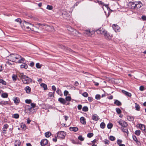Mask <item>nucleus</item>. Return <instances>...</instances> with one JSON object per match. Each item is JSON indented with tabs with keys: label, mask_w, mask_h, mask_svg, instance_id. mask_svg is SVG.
I'll return each mask as SVG.
<instances>
[{
	"label": "nucleus",
	"mask_w": 146,
	"mask_h": 146,
	"mask_svg": "<svg viewBox=\"0 0 146 146\" xmlns=\"http://www.w3.org/2000/svg\"><path fill=\"white\" fill-rule=\"evenodd\" d=\"M95 31L98 34L103 35L104 37L107 40L111 39L112 37L111 35H110L106 31L102 28H100Z\"/></svg>",
	"instance_id": "1"
},
{
	"label": "nucleus",
	"mask_w": 146,
	"mask_h": 146,
	"mask_svg": "<svg viewBox=\"0 0 146 146\" xmlns=\"http://www.w3.org/2000/svg\"><path fill=\"white\" fill-rule=\"evenodd\" d=\"M129 4L131 5V8L132 9L137 10L139 9L143 6L141 2L140 1L137 2H133L129 3Z\"/></svg>",
	"instance_id": "2"
},
{
	"label": "nucleus",
	"mask_w": 146,
	"mask_h": 146,
	"mask_svg": "<svg viewBox=\"0 0 146 146\" xmlns=\"http://www.w3.org/2000/svg\"><path fill=\"white\" fill-rule=\"evenodd\" d=\"M33 27L34 26L33 25L31 24L30 23L27 22L25 21H23V26H22V27L24 29H30L29 30V31L31 30L33 31L34 29L32 28V27Z\"/></svg>",
	"instance_id": "3"
},
{
	"label": "nucleus",
	"mask_w": 146,
	"mask_h": 146,
	"mask_svg": "<svg viewBox=\"0 0 146 146\" xmlns=\"http://www.w3.org/2000/svg\"><path fill=\"white\" fill-rule=\"evenodd\" d=\"M9 57L10 58V61L17 62V60L21 58V56L18 54H10Z\"/></svg>",
	"instance_id": "4"
},
{
	"label": "nucleus",
	"mask_w": 146,
	"mask_h": 146,
	"mask_svg": "<svg viewBox=\"0 0 146 146\" xmlns=\"http://www.w3.org/2000/svg\"><path fill=\"white\" fill-rule=\"evenodd\" d=\"M21 78L22 82L25 84H29L32 81V80L31 78L23 74L21 75Z\"/></svg>",
	"instance_id": "5"
},
{
	"label": "nucleus",
	"mask_w": 146,
	"mask_h": 146,
	"mask_svg": "<svg viewBox=\"0 0 146 146\" xmlns=\"http://www.w3.org/2000/svg\"><path fill=\"white\" fill-rule=\"evenodd\" d=\"M66 135L64 131H59L57 134V136L58 138L63 139L64 138Z\"/></svg>",
	"instance_id": "6"
},
{
	"label": "nucleus",
	"mask_w": 146,
	"mask_h": 146,
	"mask_svg": "<svg viewBox=\"0 0 146 146\" xmlns=\"http://www.w3.org/2000/svg\"><path fill=\"white\" fill-rule=\"evenodd\" d=\"M68 30L70 32V33L74 36L76 35V33H78V32L75 29L73 28L70 26H68L67 27Z\"/></svg>",
	"instance_id": "7"
},
{
	"label": "nucleus",
	"mask_w": 146,
	"mask_h": 146,
	"mask_svg": "<svg viewBox=\"0 0 146 146\" xmlns=\"http://www.w3.org/2000/svg\"><path fill=\"white\" fill-rule=\"evenodd\" d=\"M62 17L65 19H68L70 18L69 13L67 11H64L62 14Z\"/></svg>",
	"instance_id": "8"
},
{
	"label": "nucleus",
	"mask_w": 146,
	"mask_h": 146,
	"mask_svg": "<svg viewBox=\"0 0 146 146\" xmlns=\"http://www.w3.org/2000/svg\"><path fill=\"white\" fill-rule=\"evenodd\" d=\"M94 33V31H91L90 30H87L84 32V34L88 36H91Z\"/></svg>",
	"instance_id": "9"
},
{
	"label": "nucleus",
	"mask_w": 146,
	"mask_h": 146,
	"mask_svg": "<svg viewBox=\"0 0 146 146\" xmlns=\"http://www.w3.org/2000/svg\"><path fill=\"white\" fill-rule=\"evenodd\" d=\"M9 125L7 124H5L4 125L2 128V132L3 133H7V129Z\"/></svg>",
	"instance_id": "10"
},
{
	"label": "nucleus",
	"mask_w": 146,
	"mask_h": 146,
	"mask_svg": "<svg viewBox=\"0 0 146 146\" xmlns=\"http://www.w3.org/2000/svg\"><path fill=\"white\" fill-rule=\"evenodd\" d=\"M41 146H44L48 143V140L46 139L42 140L40 142Z\"/></svg>",
	"instance_id": "11"
},
{
	"label": "nucleus",
	"mask_w": 146,
	"mask_h": 146,
	"mask_svg": "<svg viewBox=\"0 0 146 146\" xmlns=\"http://www.w3.org/2000/svg\"><path fill=\"white\" fill-rule=\"evenodd\" d=\"M112 27L113 29L116 32L119 31L120 29V27L118 25L114 24L113 25Z\"/></svg>",
	"instance_id": "12"
},
{
	"label": "nucleus",
	"mask_w": 146,
	"mask_h": 146,
	"mask_svg": "<svg viewBox=\"0 0 146 146\" xmlns=\"http://www.w3.org/2000/svg\"><path fill=\"white\" fill-rule=\"evenodd\" d=\"M58 101L63 105L65 104L66 102L65 100L62 98H59L58 99Z\"/></svg>",
	"instance_id": "13"
},
{
	"label": "nucleus",
	"mask_w": 146,
	"mask_h": 146,
	"mask_svg": "<svg viewBox=\"0 0 146 146\" xmlns=\"http://www.w3.org/2000/svg\"><path fill=\"white\" fill-rule=\"evenodd\" d=\"M13 100L14 101V103L17 104L19 103L20 101L19 98L16 97L13 98Z\"/></svg>",
	"instance_id": "14"
},
{
	"label": "nucleus",
	"mask_w": 146,
	"mask_h": 146,
	"mask_svg": "<svg viewBox=\"0 0 146 146\" xmlns=\"http://www.w3.org/2000/svg\"><path fill=\"white\" fill-rule=\"evenodd\" d=\"M92 119L95 121H97L100 119L99 117L96 114H94L92 116Z\"/></svg>",
	"instance_id": "15"
},
{
	"label": "nucleus",
	"mask_w": 146,
	"mask_h": 146,
	"mask_svg": "<svg viewBox=\"0 0 146 146\" xmlns=\"http://www.w3.org/2000/svg\"><path fill=\"white\" fill-rule=\"evenodd\" d=\"M122 92L125 94L126 96H127L129 97H131V94L130 93L128 92L125 90H122Z\"/></svg>",
	"instance_id": "16"
},
{
	"label": "nucleus",
	"mask_w": 146,
	"mask_h": 146,
	"mask_svg": "<svg viewBox=\"0 0 146 146\" xmlns=\"http://www.w3.org/2000/svg\"><path fill=\"white\" fill-rule=\"evenodd\" d=\"M69 129L71 131H74L76 132L78 130V129L76 127H70L69 128Z\"/></svg>",
	"instance_id": "17"
},
{
	"label": "nucleus",
	"mask_w": 146,
	"mask_h": 146,
	"mask_svg": "<svg viewBox=\"0 0 146 146\" xmlns=\"http://www.w3.org/2000/svg\"><path fill=\"white\" fill-rule=\"evenodd\" d=\"M80 121L83 124L85 125L86 124V119L83 117H82L80 118Z\"/></svg>",
	"instance_id": "18"
},
{
	"label": "nucleus",
	"mask_w": 146,
	"mask_h": 146,
	"mask_svg": "<svg viewBox=\"0 0 146 146\" xmlns=\"http://www.w3.org/2000/svg\"><path fill=\"white\" fill-rule=\"evenodd\" d=\"M99 2L98 4L102 6H104L107 8L108 9H109L108 7V5L105 4L102 1H99Z\"/></svg>",
	"instance_id": "19"
},
{
	"label": "nucleus",
	"mask_w": 146,
	"mask_h": 146,
	"mask_svg": "<svg viewBox=\"0 0 146 146\" xmlns=\"http://www.w3.org/2000/svg\"><path fill=\"white\" fill-rule=\"evenodd\" d=\"M139 128L142 131H145V125L141 124H139Z\"/></svg>",
	"instance_id": "20"
},
{
	"label": "nucleus",
	"mask_w": 146,
	"mask_h": 146,
	"mask_svg": "<svg viewBox=\"0 0 146 146\" xmlns=\"http://www.w3.org/2000/svg\"><path fill=\"white\" fill-rule=\"evenodd\" d=\"M26 92L27 94H29L31 91V88L29 86H26L25 88Z\"/></svg>",
	"instance_id": "21"
},
{
	"label": "nucleus",
	"mask_w": 146,
	"mask_h": 146,
	"mask_svg": "<svg viewBox=\"0 0 146 146\" xmlns=\"http://www.w3.org/2000/svg\"><path fill=\"white\" fill-rule=\"evenodd\" d=\"M127 118L128 120L132 121L134 120L135 118L133 116L129 115L127 116Z\"/></svg>",
	"instance_id": "22"
},
{
	"label": "nucleus",
	"mask_w": 146,
	"mask_h": 146,
	"mask_svg": "<svg viewBox=\"0 0 146 146\" xmlns=\"http://www.w3.org/2000/svg\"><path fill=\"white\" fill-rule=\"evenodd\" d=\"M114 103L118 106H121V103L117 100H115Z\"/></svg>",
	"instance_id": "23"
},
{
	"label": "nucleus",
	"mask_w": 146,
	"mask_h": 146,
	"mask_svg": "<svg viewBox=\"0 0 146 146\" xmlns=\"http://www.w3.org/2000/svg\"><path fill=\"white\" fill-rule=\"evenodd\" d=\"M21 144V142L19 140H16L15 143V146H19Z\"/></svg>",
	"instance_id": "24"
},
{
	"label": "nucleus",
	"mask_w": 146,
	"mask_h": 146,
	"mask_svg": "<svg viewBox=\"0 0 146 146\" xmlns=\"http://www.w3.org/2000/svg\"><path fill=\"white\" fill-rule=\"evenodd\" d=\"M40 86L44 88V90H46L47 89V85L44 83L41 84Z\"/></svg>",
	"instance_id": "25"
},
{
	"label": "nucleus",
	"mask_w": 146,
	"mask_h": 146,
	"mask_svg": "<svg viewBox=\"0 0 146 146\" xmlns=\"http://www.w3.org/2000/svg\"><path fill=\"white\" fill-rule=\"evenodd\" d=\"M20 67L21 68H24L26 69L27 68L28 66L25 63H23L20 66Z\"/></svg>",
	"instance_id": "26"
},
{
	"label": "nucleus",
	"mask_w": 146,
	"mask_h": 146,
	"mask_svg": "<svg viewBox=\"0 0 146 146\" xmlns=\"http://www.w3.org/2000/svg\"><path fill=\"white\" fill-rule=\"evenodd\" d=\"M135 110L137 111H139L140 109V107L139 104L137 103H135Z\"/></svg>",
	"instance_id": "27"
},
{
	"label": "nucleus",
	"mask_w": 146,
	"mask_h": 146,
	"mask_svg": "<svg viewBox=\"0 0 146 146\" xmlns=\"http://www.w3.org/2000/svg\"><path fill=\"white\" fill-rule=\"evenodd\" d=\"M121 129L123 132L126 133H127V135H128V131L127 128H124L123 127L121 128Z\"/></svg>",
	"instance_id": "28"
},
{
	"label": "nucleus",
	"mask_w": 146,
	"mask_h": 146,
	"mask_svg": "<svg viewBox=\"0 0 146 146\" xmlns=\"http://www.w3.org/2000/svg\"><path fill=\"white\" fill-rule=\"evenodd\" d=\"M17 76L15 74H13L12 76V78L13 81L15 82L17 79Z\"/></svg>",
	"instance_id": "29"
},
{
	"label": "nucleus",
	"mask_w": 146,
	"mask_h": 146,
	"mask_svg": "<svg viewBox=\"0 0 146 146\" xmlns=\"http://www.w3.org/2000/svg\"><path fill=\"white\" fill-rule=\"evenodd\" d=\"M19 60H18L17 62L18 63H22L25 60V58H23L21 56V58L19 59Z\"/></svg>",
	"instance_id": "30"
},
{
	"label": "nucleus",
	"mask_w": 146,
	"mask_h": 146,
	"mask_svg": "<svg viewBox=\"0 0 146 146\" xmlns=\"http://www.w3.org/2000/svg\"><path fill=\"white\" fill-rule=\"evenodd\" d=\"M133 140L136 142V143L138 144V143H139V141L138 140L137 138L135 135L133 136Z\"/></svg>",
	"instance_id": "31"
},
{
	"label": "nucleus",
	"mask_w": 146,
	"mask_h": 146,
	"mask_svg": "<svg viewBox=\"0 0 146 146\" xmlns=\"http://www.w3.org/2000/svg\"><path fill=\"white\" fill-rule=\"evenodd\" d=\"M8 101H2L0 102V104L1 105H6L8 104Z\"/></svg>",
	"instance_id": "32"
},
{
	"label": "nucleus",
	"mask_w": 146,
	"mask_h": 146,
	"mask_svg": "<svg viewBox=\"0 0 146 146\" xmlns=\"http://www.w3.org/2000/svg\"><path fill=\"white\" fill-rule=\"evenodd\" d=\"M51 135V133L50 132H46L45 133V135L46 137H49Z\"/></svg>",
	"instance_id": "33"
},
{
	"label": "nucleus",
	"mask_w": 146,
	"mask_h": 146,
	"mask_svg": "<svg viewBox=\"0 0 146 146\" xmlns=\"http://www.w3.org/2000/svg\"><path fill=\"white\" fill-rule=\"evenodd\" d=\"M88 108L87 106H85L83 107L82 110L86 112L88 111Z\"/></svg>",
	"instance_id": "34"
},
{
	"label": "nucleus",
	"mask_w": 146,
	"mask_h": 146,
	"mask_svg": "<svg viewBox=\"0 0 146 146\" xmlns=\"http://www.w3.org/2000/svg\"><path fill=\"white\" fill-rule=\"evenodd\" d=\"M1 96L3 98H7L8 97V95L6 93H4L1 94Z\"/></svg>",
	"instance_id": "35"
},
{
	"label": "nucleus",
	"mask_w": 146,
	"mask_h": 146,
	"mask_svg": "<svg viewBox=\"0 0 146 146\" xmlns=\"http://www.w3.org/2000/svg\"><path fill=\"white\" fill-rule=\"evenodd\" d=\"M26 108H27V110L28 111H29L30 112H31V110L33 109L31 107H30L29 105H27L26 106Z\"/></svg>",
	"instance_id": "36"
},
{
	"label": "nucleus",
	"mask_w": 146,
	"mask_h": 146,
	"mask_svg": "<svg viewBox=\"0 0 146 146\" xmlns=\"http://www.w3.org/2000/svg\"><path fill=\"white\" fill-rule=\"evenodd\" d=\"M105 124L104 122H102L100 124V127L101 128L104 129L105 127Z\"/></svg>",
	"instance_id": "37"
},
{
	"label": "nucleus",
	"mask_w": 146,
	"mask_h": 146,
	"mask_svg": "<svg viewBox=\"0 0 146 146\" xmlns=\"http://www.w3.org/2000/svg\"><path fill=\"white\" fill-rule=\"evenodd\" d=\"M115 110L118 114H120L121 112V110L119 108H116Z\"/></svg>",
	"instance_id": "38"
},
{
	"label": "nucleus",
	"mask_w": 146,
	"mask_h": 146,
	"mask_svg": "<svg viewBox=\"0 0 146 146\" xmlns=\"http://www.w3.org/2000/svg\"><path fill=\"white\" fill-rule=\"evenodd\" d=\"M0 83H1L4 85L6 84V82L5 81H4L3 80L0 79Z\"/></svg>",
	"instance_id": "39"
},
{
	"label": "nucleus",
	"mask_w": 146,
	"mask_h": 146,
	"mask_svg": "<svg viewBox=\"0 0 146 146\" xmlns=\"http://www.w3.org/2000/svg\"><path fill=\"white\" fill-rule=\"evenodd\" d=\"M141 131L139 130H137L135 131V133L136 135L139 136L140 135Z\"/></svg>",
	"instance_id": "40"
},
{
	"label": "nucleus",
	"mask_w": 146,
	"mask_h": 146,
	"mask_svg": "<svg viewBox=\"0 0 146 146\" xmlns=\"http://www.w3.org/2000/svg\"><path fill=\"white\" fill-rule=\"evenodd\" d=\"M42 65H40L39 63H37L36 64V66L37 68H41Z\"/></svg>",
	"instance_id": "41"
},
{
	"label": "nucleus",
	"mask_w": 146,
	"mask_h": 146,
	"mask_svg": "<svg viewBox=\"0 0 146 146\" xmlns=\"http://www.w3.org/2000/svg\"><path fill=\"white\" fill-rule=\"evenodd\" d=\"M107 127L109 129H111L113 127V125L111 123H109L107 125Z\"/></svg>",
	"instance_id": "42"
},
{
	"label": "nucleus",
	"mask_w": 146,
	"mask_h": 146,
	"mask_svg": "<svg viewBox=\"0 0 146 146\" xmlns=\"http://www.w3.org/2000/svg\"><path fill=\"white\" fill-rule=\"evenodd\" d=\"M65 99L66 101H70L71 100V98L70 96H66L65 98Z\"/></svg>",
	"instance_id": "43"
},
{
	"label": "nucleus",
	"mask_w": 146,
	"mask_h": 146,
	"mask_svg": "<svg viewBox=\"0 0 146 146\" xmlns=\"http://www.w3.org/2000/svg\"><path fill=\"white\" fill-rule=\"evenodd\" d=\"M94 135V134L93 133H89L87 134V137L89 138H91Z\"/></svg>",
	"instance_id": "44"
},
{
	"label": "nucleus",
	"mask_w": 146,
	"mask_h": 146,
	"mask_svg": "<svg viewBox=\"0 0 146 146\" xmlns=\"http://www.w3.org/2000/svg\"><path fill=\"white\" fill-rule=\"evenodd\" d=\"M109 139L111 141H113L115 140V138L113 136H110L109 137Z\"/></svg>",
	"instance_id": "45"
},
{
	"label": "nucleus",
	"mask_w": 146,
	"mask_h": 146,
	"mask_svg": "<svg viewBox=\"0 0 146 146\" xmlns=\"http://www.w3.org/2000/svg\"><path fill=\"white\" fill-rule=\"evenodd\" d=\"M53 8V7L51 5H47L46 9H48L49 10H52Z\"/></svg>",
	"instance_id": "46"
},
{
	"label": "nucleus",
	"mask_w": 146,
	"mask_h": 146,
	"mask_svg": "<svg viewBox=\"0 0 146 146\" xmlns=\"http://www.w3.org/2000/svg\"><path fill=\"white\" fill-rule=\"evenodd\" d=\"M127 123L124 121L123 123V124L121 126L123 127H125L127 126Z\"/></svg>",
	"instance_id": "47"
},
{
	"label": "nucleus",
	"mask_w": 146,
	"mask_h": 146,
	"mask_svg": "<svg viewBox=\"0 0 146 146\" xmlns=\"http://www.w3.org/2000/svg\"><path fill=\"white\" fill-rule=\"evenodd\" d=\"M78 139L81 141H83L84 140V138L83 137L82 135H80L78 137Z\"/></svg>",
	"instance_id": "48"
},
{
	"label": "nucleus",
	"mask_w": 146,
	"mask_h": 146,
	"mask_svg": "<svg viewBox=\"0 0 146 146\" xmlns=\"http://www.w3.org/2000/svg\"><path fill=\"white\" fill-rule=\"evenodd\" d=\"M95 98L96 100H100L101 98V96L100 95L97 94L96 95Z\"/></svg>",
	"instance_id": "49"
},
{
	"label": "nucleus",
	"mask_w": 146,
	"mask_h": 146,
	"mask_svg": "<svg viewBox=\"0 0 146 146\" xmlns=\"http://www.w3.org/2000/svg\"><path fill=\"white\" fill-rule=\"evenodd\" d=\"M32 100L30 99H27L25 100V102L27 104H29L31 103Z\"/></svg>",
	"instance_id": "50"
},
{
	"label": "nucleus",
	"mask_w": 146,
	"mask_h": 146,
	"mask_svg": "<svg viewBox=\"0 0 146 146\" xmlns=\"http://www.w3.org/2000/svg\"><path fill=\"white\" fill-rule=\"evenodd\" d=\"M82 95L83 96H84L85 97H86L88 96V94L86 92H84L82 94Z\"/></svg>",
	"instance_id": "51"
},
{
	"label": "nucleus",
	"mask_w": 146,
	"mask_h": 146,
	"mask_svg": "<svg viewBox=\"0 0 146 146\" xmlns=\"http://www.w3.org/2000/svg\"><path fill=\"white\" fill-rule=\"evenodd\" d=\"M13 117L14 118L17 119L19 117V115L18 114L16 113L14 114L13 115Z\"/></svg>",
	"instance_id": "52"
},
{
	"label": "nucleus",
	"mask_w": 146,
	"mask_h": 146,
	"mask_svg": "<svg viewBox=\"0 0 146 146\" xmlns=\"http://www.w3.org/2000/svg\"><path fill=\"white\" fill-rule=\"evenodd\" d=\"M36 105V104L34 103H31V108H33L35 107Z\"/></svg>",
	"instance_id": "53"
},
{
	"label": "nucleus",
	"mask_w": 146,
	"mask_h": 146,
	"mask_svg": "<svg viewBox=\"0 0 146 146\" xmlns=\"http://www.w3.org/2000/svg\"><path fill=\"white\" fill-rule=\"evenodd\" d=\"M122 141L121 140L118 139L117 141V143L119 145L121 144Z\"/></svg>",
	"instance_id": "54"
},
{
	"label": "nucleus",
	"mask_w": 146,
	"mask_h": 146,
	"mask_svg": "<svg viewBox=\"0 0 146 146\" xmlns=\"http://www.w3.org/2000/svg\"><path fill=\"white\" fill-rule=\"evenodd\" d=\"M15 21L17 22H18L19 23H21V20L20 18H18L15 20Z\"/></svg>",
	"instance_id": "55"
},
{
	"label": "nucleus",
	"mask_w": 146,
	"mask_h": 146,
	"mask_svg": "<svg viewBox=\"0 0 146 146\" xmlns=\"http://www.w3.org/2000/svg\"><path fill=\"white\" fill-rule=\"evenodd\" d=\"M68 94V91L65 90L64 91V95L65 96H66Z\"/></svg>",
	"instance_id": "56"
},
{
	"label": "nucleus",
	"mask_w": 146,
	"mask_h": 146,
	"mask_svg": "<svg viewBox=\"0 0 146 146\" xmlns=\"http://www.w3.org/2000/svg\"><path fill=\"white\" fill-rule=\"evenodd\" d=\"M21 127L24 130H25L26 129V126L25 125H21Z\"/></svg>",
	"instance_id": "57"
},
{
	"label": "nucleus",
	"mask_w": 146,
	"mask_h": 146,
	"mask_svg": "<svg viewBox=\"0 0 146 146\" xmlns=\"http://www.w3.org/2000/svg\"><path fill=\"white\" fill-rule=\"evenodd\" d=\"M124 121H117V122L119 123V124L120 125H121L122 126L123 123V122Z\"/></svg>",
	"instance_id": "58"
},
{
	"label": "nucleus",
	"mask_w": 146,
	"mask_h": 146,
	"mask_svg": "<svg viewBox=\"0 0 146 146\" xmlns=\"http://www.w3.org/2000/svg\"><path fill=\"white\" fill-rule=\"evenodd\" d=\"M141 18L143 21H146V16H142L141 17Z\"/></svg>",
	"instance_id": "59"
},
{
	"label": "nucleus",
	"mask_w": 146,
	"mask_h": 146,
	"mask_svg": "<svg viewBox=\"0 0 146 146\" xmlns=\"http://www.w3.org/2000/svg\"><path fill=\"white\" fill-rule=\"evenodd\" d=\"M82 105H80V104L78 106V110H81L82 108Z\"/></svg>",
	"instance_id": "60"
},
{
	"label": "nucleus",
	"mask_w": 146,
	"mask_h": 146,
	"mask_svg": "<svg viewBox=\"0 0 146 146\" xmlns=\"http://www.w3.org/2000/svg\"><path fill=\"white\" fill-rule=\"evenodd\" d=\"M144 90V87L143 86H141L139 87V90L141 91H143Z\"/></svg>",
	"instance_id": "61"
},
{
	"label": "nucleus",
	"mask_w": 146,
	"mask_h": 146,
	"mask_svg": "<svg viewBox=\"0 0 146 146\" xmlns=\"http://www.w3.org/2000/svg\"><path fill=\"white\" fill-rule=\"evenodd\" d=\"M105 143L106 144H108L109 143V141L107 139H106L104 141Z\"/></svg>",
	"instance_id": "62"
},
{
	"label": "nucleus",
	"mask_w": 146,
	"mask_h": 146,
	"mask_svg": "<svg viewBox=\"0 0 146 146\" xmlns=\"http://www.w3.org/2000/svg\"><path fill=\"white\" fill-rule=\"evenodd\" d=\"M52 90L54 91V92H55L56 90L55 86H52Z\"/></svg>",
	"instance_id": "63"
},
{
	"label": "nucleus",
	"mask_w": 146,
	"mask_h": 146,
	"mask_svg": "<svg viewBox=\"0 0 146 146\" xmlns=\"http://www.w3.org/2000/svg\"><path fill=\"white\" fill-rule=\"evenodd\" d=\"M48 95H49V96L50 97H53L54 96L53 94L52 93H51V92L49 93Z\"/></svg>",
	"instance_id": "64"
}]
</instances>
